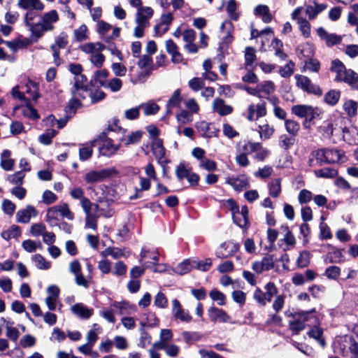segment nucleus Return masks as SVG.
<instances>
[{
	"label": "nucleus",
	"mask_w": 358,
	"mask_h": 358,
	"mask_svg": "<svg viewBox=\"0 0 358 358\" xmlns=\"http://www.w3.org/2000/svg\"><path fill=\"white\" fill-rule=\"evenodd\" d=\"M35 14L31 12H27L23 17V21L24 25L28 28L31 33V36L34 42H36V34H37V26L38 22H34Z\"/></svg>",
	"instance_id": "obj_27"
},
{
	"label": "nucleus",
	"mask_w": 358,
	"mask_h": 358,
	"mask_svg": "<svg viewBox=\"0 0 358 358\" xmlns=\"http://www.w3.org/2000/svg\"><path fill=\"white\" fill-rule=\"evenodd\" d=\"M285 128L286 131L292 136H297L300 130V124L298 122L288 119L285 120Z\"/></svg>",
	"instance_id": "obj_45"
},
{
	"label": "nucleus",
	"mask_w": 358,
	"mask_h": 358,
	"mask_svg": "<svg viewBox=\"0 0 358 358\" xmlns=\"http://www.w3.org/2000/svg\"><path fill=\"white\" fill-rule=\"evenodd\" d=\"M167 52L171 55V61L173 63H180L182 60V55L178 52V48L173 40H167L165 43Z\"/></svg>",
	"instance_id": "obj_31"
},
{
	"label": "nucleus",
	"mask_w": 358,
	"mask_h": 358,
	"mask_svg": "<svg viewBox=\"0 0 358 358\" xmlns=\"http://www.w3.org/2000/svg\"><path fill=\"white\" fill-rule=\"evenodd\" d=\"M142 137V132L140 131H136L132 132H124L122 136L120 138V142H122L125 145H129L131 144L137 143L140 141Z\"/></svg>",
	"instance_id": "obj_35"
},
{
	"label": "nucleus",
	"mask_w": 358,
	"mask_h": 358,
	"mask_svg": "<svg viewBox=\"0 0 358 358\" xmlns=\"http://www.w3.org/2000/svg\"><path fill=\"white\" fill-rule=\"evenodd\" d=\"M266 113L267 110L264 101H260L257 104L252 103L247 110V119L250 121H253L266 116Z\"/></svg>",
	"instance_id": "obj_13"
},
{
	"label": "nucleus",
	"mask_w": 358,
	"mask_h": 358,
	"mask_svg": "<svg viewBox=\"0 0 358 358\" xmlns=\"http://www.w3.org/2000/svg\"><path fill=\"white\" fill-rule=\"evenodd\" d=\"M338 346L339 351L345 355L349 350L352 354V358H358V343L350 336H345L341 338L338 341Z\"/></svg>",
	"instance_id": "obj_10"
},
{
	"label": "nucleus",
	"mask_w": 358,
	"mask_h": 358,
	"mask_svg": "<svg viewBox=\"0 0 358 358\" xmlns=\"http://www.w3.org/2000/svg\"><path fill=\"white\" fill-rule=\"evenodd\" d=\"M269 194L274 198L278 197L281 192V182L278 178L272 180L268 184Z\"/></svg>",
	"instance_id": "obj_58"
},
{
	"label": "nucleus",
	"mask_w": 358,
	"mask_h": 358,
	"mask_svg": "<svg viewBox=\"0 0 358 358\" xmlns=\"http://www.w3.org/2000/svg\"><path fill=\"white\" fill-rule=\"evenodd\" d=\"M317 33L322 39L325 41V43L328 46L334 45L341 41V36L335 34H328L322 27L318 28L317 29Z\"/></svg>",
	"instance_id": "obj_29"
},
{
	"label": "nucleus",
	"mask_w": 358,
	"mask_h": 358,
	"mask_svg": "<svg viewBox=\"0 0 358 358\" xmlns=\"http://www.w3.org/2000/svg\"><path fill=\"white\" fill-rule=\"evenodd\" d=\"M295 136L282 134L279 138V145L285 150H288L295 143Z\"/></svg>",
	"instance_id": "obj_59"
},
{
	"label": "nucleus",
	"mask_w": 358,
	"mask_h": 358,
	"mask_svg": "<svg viewBox=\"0 0 358 358\" xmlns=\"http://www.w3.org/2000/svg\"><path fill=\"white\" fill-rule=\"evenodd\" d=\"M276 258L271 254L266 255L261 260H257L252 262V269L257 274H261L263 272L268 271L275 267Z\"/></svg>",
	"instance_id": "obj_8"
},
{
	"label": "nucleus",
	"mask_w": 358,
	"mask_h": 358,
	"mask_svg": "<svg viewBox=\"0 0 358 358\" xmlns=\"http://www.w3.org/2000/svg\"><path fill=\"white\" fill-rule=\"evenodd\" d=\"M140 262H144L145 267H150L151 265H156L159 260V255L155 252H150L143 248L140 255Z\"/></svg>",
	"instance_id": "obj_25"
},
{
	"label": "nucleus",
	"mask_w": 358,
	"mask_h": 358,
	"mask_svg": "<svg viewBox=\"0 0 358 358\" xmlns=\"http://www.w3.org/2000/svg\"><path fill=\"white\" fill-rule=\"evenodd\" d=\"M239 249V245L234 243H224L217 250L215 255L220 259L227 258L234 255Z\"/></svg>",
	"instance_id": "obj_18"
},
{
	"label": "nucleus",
	"mask_w": 358,
	"mask_h": 358,
	"mask_svg": "<svg viewBox=\"0 0 358 358\" xmlns=\"http://www.w3.org/2000/svg\"><path fill=\"white\" fill-rule=\"evenodd\" d=\"M110 308L120 315H124L128 313L131 306L126 301H114L110 305Z\"/></svg>",
	"instance_id": "obj_55"
},
{
	"label": "nucleus",
	"mask_w": 358,
	"mask_h": 358,
	"mask_svg": "<svg viewBox=\"0 0 358 358\" xmlns=\"http://www.w3.org/2000/svg\"><path fill=\"white\" fill-rule=\"evenodd\" d=\"M38 215V211L31 205H27L24 208L19 210L16 213V221L18 223L27 224L32 217Z\"/></svg>",
	"instance_id": "obj_14"
},
{
	"label": "nucleus",
	"mask_w": 358,
	"mask_h": 358,
	"mask_svg": "<svg viewBox=\"0 0 358 358\" xmlns=\"http://www.w3.org/2000/svg\"><path fill=\"white\" fill-rule=\"evenodd\" d=\"M227 182L237 192H241L250 186L248 177L243 175L236 178H229L227 179Z\"/></svg>",
	"instance_id": "obj_21"
},
{
	"label": "nucleus",
	"mask_w": 358,
	"mask_h": 358,
	"mask_svg": "<svg viewBox=\"0 0 358 358\" xmlns=\"http://www.w3.org/2000/svg\"><path fill=\"white\" fill-rule=\"evenodd\" d=\"M154 14L151 7L144 6L138 8L135 15L136 27L134 29V36L141 38L144 35L145 29L150 26V20Z\"/></svg>",
	"instance_id": "obj_3"
},
{
	"label": "nucleus",
	"mask_w": 358,
	"mask_h": 358,
	"mask_svg": "<svg viewBox=\"0 0 358 358\" xmlns=\"http://www.w3.org/2000/svg\"><path fill=\"white\" fill-rule=\"evenodd\" d=\"M195 127L197 131L201 133V135L206 138L217 136L219 133L218 129H216L212 124L206 121H199L196 122Z\"/></svg>",
	"instance_id": "obj_17"
},
{
	"label": "nucleus",
	"mask_w": 358,
	"mask_h": 358,
	"mask_svg": "<svg viewBox=\"0 0 358 358\" xmlns=\"http://www.w3.org/2000/svg\"><path fill=\"white\" fill-rule=\"evenodd\" d=\"M117 173L115 168H107L101 170H91L84 175V180L87 184H94L103 181Z\"/></svg>",
	"instance_id": "obj_7"
},
{
	"label": "nucleus",
	"mask_w": 358,
	"mask_h": 358,
	"mask_svg": "<svg viewBox=\"0 0 358 358\" xmlns=\"http://www.w3.org/2000/svg\"><path fill=\"white\" fill-rule=\"evenodd\" d=\"M338 174V171L330 167H325L315 171V175L318 178H333Z\"/></svg>",
	"instance_id": "obj_56"
},
{
	"label": "nucleus",
	"mask_w": 358,
	"mask_h": 358,
	"mask_svg": "<svg viewBox=\"0 0 358 358\" xmlns=\"http://www.w3.org/2000/svg\"><path fill=\"white\" fill-rule=\"evenodd\" d=\"M310 253L307 250H303L299 253L296 259V265L300 268L308 266L310 261Z\"/></svg>",
	"instance_id": "obj_60"
},
{
	"label": "nucleus",
	"mask_w": 358,
	"mask_h": 358,
	"mask_svg": "<svg viewBox=\"0 0 358 358\" xmlns=\"http://www.w3.org/2000/svg\"><path fill=\"white\" fill-rule=\"evenodd\" d=\"M40 21L38 22V29L36 42L43 36L45 32L52 31L55 29V24L59 21V13L56 10H51L45 12L39 16Z\"/></svg>",
	"instance_id": "obj_4"
},
{
	"label": "nucleus",
	"mask_w": 358,
	"mask_h": 358,
	"mask_svg": "<svg viewBox=\"0 0 358 358\" xmlns=\"http://www.w3.org/2000/svg\"><path fill=\"white\" fill-rule=\"evenodd\" d=\"M234 222L241 227H244L248 222V209L246 206H243L241 209H238L233 215Z\"/></svg>",
	"instance_id": "obj_28"
},
{
	"label": "nucleus",
	"mask_w": 358,
	"mask_h": 358,
	"mask_svg": "<svg viewBox=\"0 0 358 358\" xmlns=\"http://www.w3.org/2000/svg\"><path fill=\"white\" fill-rule=\"evenodd\" d=\"M237 4L235 0H229L226 10L230 19L233 20H237L239 17L238 13L236 12Z\"/></svg>",
	"instance_id": "obj_61"
},
{
	"label": "nucleus",
	"mask_w": 358,
	"mask_h": 358,
	"mask_svg": "<svg viewBox=\"0 0 358 358\" xmlns=\"http://www.w3.org/2000/svg\"><path fill=\"white\" fill-rule=\"evenodd\" d=\"M258 132L262 140L270 138L275 132V129L267 122H264L258 126Z\"/></svg>",
	"instance_id": "obj_42"
},
{
	"label": "nucleus",
	"mask_w": 358,
	"mask_h": 358,
	"mask_svg": "<svg viewBox=\"0 0 358 358\" xmlns=\"http://www.w3.org/2000/svg\"><path fill=\"white\" fill-rule=\"evenodd\" d=\"M70 310L74 315L83 320L90 319L94 314L93 308H90L82 303L74 304Z\"/></svg>",
	"instance_id": "obj_19"
},
{
	"label": "nucleus",
	"mask_w": 358,
	"mask_h": 358,
	"mask_svg": "<svg viewBox=\"0 0 358 358\" xmlns=\"http://www.w3.org/2000/svg\"><path fill=\"white\" fill-rule=\"evenodd\" d=\"M94 145V142L82 145L79 149V158L81 161L87 160L92 157Z\"/></svg>",
	"instance_id": "obj_44"
},
{
	"label": "nucleus",
	"mask_w": 358,
	"mask_h": 358,
	"mask_svg": "<svg viewBox=\"0 0 358 358\" xmlns=\"http://www.w3.org/2000/svg\"><path fill=\"white\" fill-rule=\"evenodd\" d=\"M26 93L29 94L33 100L36 101L39 97L38 84L34 82H29L26 85Z\"/></svg>",
	"instance_id": "obj_63"
},
{
	"label": "nucleus",
	"mask_w": 358,
	"mask_h": 358,
	"mask_svg": "<svg viewBox=\"0 0 358 358\" xmlns=\"http://www.w3.org/2000/svg\"><path fill=\"white\" fill-rule=\"evenodd\" d=\"M327 6L324 4L315 3L314 5H307L303 8L309 20L315 19L317 15L325 10Z\"/></svg>",
	"instance_id": "obj_37"
},
{
	"label": "nucleus",
	"mask_w": 358,
	"mask_h": 358,
	"mask_svg": "<svg viewBox=\"0 0 358 358\" xmlns=\"http://www.w3.org/2000/svg\"><path fill=\"white\" fill-rule=\"evenodd\" d=\"M310 106V105H295L292 106V112L300 118L306 117Z\"/></svg>",
	"instance_id": "obj_64"
},
{
	"label": "nucleus",
	"mask_w": 358,
	"mask_h": 358,
	"mask_svg": "<svg viewBox=\"0 0 358 358\" xmlns=\"http://www.w3.org/2000/svg\"><path fill=\"white\" fill-rule=\"evenodd\" d=\"M14 110L18 111L22 116L31 120H37L40 117L36 110L30 105L28 100H25V102L21 105L15 106Z\"/></svg>",
	"instance_id": "obj_15"
},
{
	"label": "nucleus",
	"mask_w": 358,
	"mask_h": 358,
	"mask_svg": "<svg viewBox=\"0 0 358 358\" xmlns=\"http://www.w3.org/2000/svg\"><path fill=\"white\" fill-rule=\"evenodd\" d=\"M1 320L3 322L6 329V336L13 341H16L19 337L20 332L17 329L13 327L14 322L6 320L1 317Z\"/></svg>",
	"instance_id": "obj_41"
},
{
	"label": "nucleus",
	"mask_w": 358,
	"mask_h": 358,
	"mask_svg": "<svg viewBox=\"0 0 358 358\" xmlns=\"http://www.w3.org/2000/svg\"><path fill=\"white\" fill-rule=\"evenodd\" d=\"M208 315L210 319L215 322H228L230 320V317L224 310L216 307H210L208 310Z\"/></svg>",
	"instance_id": "obj_22"
},
{
	"label": "nucleus",
	"mask_w": 358,
	"mask_h": 358,
	"mask_svg": "<svg viewBox=\"0 0 358 358\" xmlns=\"http://www.w3.org/2000/svg\"><path fill=\"white\" fill-rule=\"evenodd\" d=\"M101 331V328L97 324H94L86 335L87 343L94 345L98 340V335Z\"/></svg>",
	"instance_id": "obj_52"
},
{
	"label": "nucleus",
	"mask_w": 358,
	"mask_h": 358,
	"mask_svg": "<svg viewBox=\"0 0 358 358\" xmlns=\"http://www.w3.org/2000/svg\"><path fill=\"white\" fill-rule=\"evenodd\" d=\"M69 272L74 275L75 282L79 285L88 288L90 287V280H87L82 273V267L78 260H73L70 262L69 266Z\"/></svg>",
	"instance_id": "obj_12"
},
{
	"label": "nucleus",
	"mask_w": 358,
	"mask_h": 358,
	"mask_svg": "<svg viewBox=\"0 0 358 358\" xmlns=\"http://www.w3.org/2000/svg\"><path fill=\"white\" fill-rule=\"evenodd\" d=\"M173 20V15L170 12L164 13L160 17L159 22L155 26V32L159 36L165 34L170 28Z\"/></svg>",
	"instance_id": "obj_16"
},
{
	"label": "nucleus",
	"mask_w": 358,
	"mask_h": 358,
	"mask_svg": "<svg viewBox=\"0 0 358 358\" xmlns=\"http://www.w3.org/2000/svg\"><path fill=\"white\" fill-rule=\"evenodd\" d=\"M341 96V92L338 90H331L324 95V102L329 106H335Z\"/></svg>",
	"instance_id": "obj_48"
},
{
	"label": "nucleus",
	"mask_w": 358,
	"mask_h": 358,
	"mask_svg": "<svg viewBox=\"0 0 358 358\" xmlns=\"http://www.w3.org/2000/svg\"><path fill=\"white\" fill-rule=\"evenodd\" d=\"M303 11V7L296 8L292 13V18L296 20L299 30L301 32L303 36L306 38H308L310 36L311 26L310 22L306 19L301 17V13Z\"/></svg>",
	"instance_id": "obj_11"
},
{
	"label": "nucleus",
	"mask_w": 358,
	"mask_h": 358,
	"mask_svg": "<svg viewBox=\"0 0 358 358\" xmlns=\"http://www.w3.org/2000/svg\"><path fill=\"white\" fill-rule=\"evenodd\" d=\"M275 87L272 81L267 80L258 84V90L261 96L263 94L269 95L274 92Z\"/></svg>",
	"instance_id": "obj_54"
},
{
	"label": "nucleus",
	"mask_w": 358,
	"mask_h": 358,
	"mask_svg": "<svg viewBox=\"0 0 358 358\" xmlns=\"http://www.w3.org/2000/svg\"><path fill=\"white\" fill-rule=\"evenodd\" d=\"M59 216L65 217L69 220H72L74 218L73 213L71 211L69 205L66 203L48 208L45 220L50 224H54L55 222L58 220Z\"/></svg>",
	"instance_id": "obj_6"
},
{
	"label": "nucleus",
	"mask_w": 358,
	"mask_h": 358,
	"mask_svg": "<svg viewBox=\"0 0 358 358\" xmlns=\"http://www.w3.org/2000/svg\"><path fill=\"white\" fill-rule=\"evenodd\" d=\"M330 70L336 74L335 80L336 81L344 82L352 88L358 90L357 73L351 69H347L342 62L338 59L333 60Z\"/></svg>",
	"instance_id": "obj_1"
},
{
	"label": "nucleus",
	"mask_w": 358,
	"mask_h": 358,
	"mask_svg": "<svg viewBox=\"0 0 358 358\" xmlns=\"http://www.w3.org/2000/svg\"><path fill=\"white\" fill-rule=\"evenodd\" d=\"M25 173L24 171H20L13 174L9 175L7 178V180L10 184L17 186L22 185Z\"/></svg>",
	"instance_id": "obj_62"
},
{
	"label": "nucleus",
	"mask_w": 358,
	"mask_h": 358,
	"mask_svg": "<svg viewBox=\"0 0 358 358\" xmlns=\"http://www.w3.org/2000/svg\"><path fill=\"white\" fill-rule=\"evenodd\" d=\"M172 313L176 320H179L183 322H189L192 320V316L189 313L185 310L178 300L173 299L172 301Z\"/></svg>",
	"instance_id": "obj_20"
},
{
	"label": "nucleus",
	"mask_w": 358,
	"mask_h": 358,
	"mask_svg": "<svg viewBox=\"0 0 358 358\" xmlns=\"http://www.w3.org/2000/svg\"><path fill=\"white\" fill-rule=\"evenodd\" d=\"M341 139L349 144H358V129L355 127L343 128L341 134Z\"/></svg>",
	"instance_id": "obj_26"
},
{
	"label": "nucleus",
	"mask_w": 358,
	"mask_h": 358,
	"mask_svg": "<svg viewBox=\"0 0 358 358\" xmlns=\"http://www.w3.org/2000/svg\"><path fill=\"white\" fill-rule=\"evenodd\" d=\"M314 310L305 312L301 311L295 313H285L287 317H292V320H289V329L294 333L299 334L301 331H302L305 327V322H309L310 320H313V323H316V317L313 315Z\"/></svg>",
	"instance_id": "obj_5"
},
{
	"label": "nucleus",
	"mask_w": 358,
	"mask_h": 358,
	"mask_svg": "<svg viewBox=\"0 0 358 358\" xmlns=\"http://www.w3.org/2000/svg\"><path fill=\"white\" fill-rule=\"evenodd\" d=\"M120 148V145L114 144L111 139L107 138L102 141V144L99 148L101 155L110 157L114 155Z\"/></svg>",
	"instance_id": "obj_30"
},
{
	"label": "nucleus",
	"mask_w": 358,
	"mask_h": 358,
	"mask_svg": "<svg viewBox=\"0 0 358 358\" xmlns=\"http://www.w3.org/2000/svg\"><path fill=\"white\" fill-rule=\"evenodd\" d=\"M346 122L345 117L343 116L331 117L329 120L324 122L320 126V129L327 137H334L335 140H341V134Z\"/></svg>",
	"instance_id": "obj_2"
},
{
	"label": "nucleus",
	"mask_w": 358,
	"mask_h": 358,
	"mask_svg": "<svg viewBox=\"0 0 358 358\" xmlns=\"http://www.w3.org/2000/svg\"><path fill=\"white\" fill-rule=\"evenodd\" d=\"M182 100L181 91L180 89L176 90L166 103L167 114L171 115L172 113L171 108L173 107H180V102Z\"/></svg>",
	"instance_id": "obj_39"
},
{
	"label": "nucleus",
	"mask_w": 358,
	"mask_h": 358,
	"mask_svg": "<svg viewBox=\"0 0 358 358\" xmlns=\"http://www.w3.org/2000/svg\"><path fill=\"white\" fill-rule=\"evenodd\" d=\"M11 152L4 150L1 154V167L5 171H11L13 169L15 161L10 158Z\"/></svg>",
	"instance_id": "obj_38"
},
{
	"label": "nucleus",
	"mask_w": 358,
	"mask_h": 358,
	"mask_svg": "<svg viewBox=\"0 0 358 358\" xmlns=\"http://www.w3.org/2000/svg\"><path fill=\"white\" fill-rule=\"evenodd\" d=\"M296 81V86L308 94H313L317 96H321L322 90L321 88L313 84L310 79L306 76L296 74L294 76Z\"/></svg>",
	"instance_id": "obj_9"
},
{
	"label": "nucleus",
	"mask_w": 358,
	"mask_h": 358,
	"mask_svg": "<svg viewBox=\"0 0 358 358\" xmlns=\"http://www.w3.org/2000/svg\"><path fill=\"white\" fill-rule=\"evenodd\" d=\"M254 13L266 23L270 22L273 18V15L270 12L269 8L264 4H260L256 6L254 10Z\"/></svg>",
	"instance_id": "obj_36"
},
{
	"label": "nucleus",
	"mask_w": 358,
	"mask_h": 358,
	"mask_svg": "<svg viewBox=\"0 0 358 358\" xmlns=\"http://www.w3.org/2000/svg\"><path fill=\"white\" fill-rule=\"evenodd\" d=\"M259 147V143L243 141L237 143L236 151L237 152L248 155L254 152Z\"/></svg>",
	"instance_id": "obj_32"
},
{
	"label": "nucleus",
	"mask_w": 358,
	"mask_h": 358,
	"mask_svg": "<svg viewBox=\"0 0 358 358\" xmlns=\"http://www.w3.org/2000/svg\"><path fill=\"white\" fill-rule=\"evenodd\" d=\"M88 29L85 24L80 25L78 28L74 29L73 35V38L77 42H82L88 38Z\"/></svg>",
	"instance_id": "obj_49"
},
{
	"label": "nucleus",
	"mask_w": 358,
	"mask_h": 358,
	"mask_svg": "<svg viewBox=\"0 0 358 358\" xmlns=\"http://www.w3.org/2000/svg\"><path fill=\"white\" fill-rule=\"evenodd\" d=\"M33 42H34V41H33L32 37L31 36V38H18L17 39L14 40V41H6L5 44L13 52H16L20 48H22L24 47L31 45Z\"/></svg>",
	"instance_id": "obj_33"
},
{
	"label": "nucleus",
	"mask_w": 358,
	"mask_h": 358,
	"mask_svg": "<svg viewBox=\"0 0 358 358\" xmlns=\"http://www.w3.org/2000/svg\"><path fill=\"white\" fill-rule=\"evenodd\" d=\"M17 6L24 10L36 11H42L45 8V4L41 0H17Z\"/></svg>",
	"instance_id": "obj_23"
},
{
	"label": "nucleus",
	"mask_w": 358,
	"mask_h": 358,
	"mask_svg": "<svg viewBox=\"0 0 358 358\" xmlns=\"http://www.w3.org/2000/svg\"><path fill=\"white\" fill-rule=\"evenodd\" d=\"M152 152L155 157L160 160L165 155V149L163 147L162 141L159 138H155L152 141L151 144Z\"/></svg>",
	"instance_id": "obj_43"
},
{
	"label": "nucleus",
	"mask_w": 358,
	"mask_h": 358,
	"mask_svg": "<svg viewBox=\"0 0 358 358\" xmlns=\"http://www.w3.org/2000/svg\"><path fill=\"white\" fill-rule=\"evenodd\" d=\"M141 108L143 109L145 115H152L156 114L159 110V106L156 103L150 101L140 105Z\"/></svg>",
	"instance_id": "obj_53"
},
{
	"label": "nucleus",
	"mask_w": 358,
	"mask_h": 358,
	"mask_svg": "<svg viewBox=\"0 0 358 358\" xmlns=\"http://www.w3.org/2000/svg\"><path fill=\"white\" fill-rule=\"evenodd\" d=\"M153 70H155V66H150V69L141 70L136 75H131L130 81L134 85L144 83Z\"/></svg>",
	"instance_id": "obj_40"
},
{
	"label": "nucleus",
	"mask_w": 358,
	"mask_h": 358,
	"mask_svg": "<svg viewBox=\"0 0 358 358\" xmlns=\"http://www.w3.org/2000/svg\"><path fill=\"white\" fill-rule=\"evenodd\" d=\"M193 268V261L187 259L178 264L174 268L173 271L180 275H184L189 272Z\"/></svg>",
	"instance_id": "obj_46"
},
{
	"label": "nucleus",
	"mask_w": 358,
	"mask_h": 358,
	"mask_svg": "<svg viewBox=\"0 0 358 358\" xmlns=\"http://www.w3.org/2000/svg\"><path fill=\"white\" fill-rule=\"evenodd\" d=\"M342 108L349 118L355 117L357 115L358 102L352 99H346L343 103Z\"/></svg>",
	"instance_id": "obj_34"
},
{
	"label": "nucleus",
	"mask_w": 358,
	"mask_h": 358,
	"mask_svg": "<svg viewBox=\"0 0 358 358\" xmlns=\"http://www.w3.org/2000/svg\"><path fill=\"white\" fill-rule=\"evenodd\" d=\"M21 235L20 228L17 225L11 226L8 229L2 231L1 236L3 239L8 241L11 238H17Z\"/></svg>",
	"instance_id": "obj_50"
},
{
	"label": "nucleus",
	"mask_w": 358,
	"mask_h": 358,
	"mask_svg": "<svg viewBox=\"0 0 358 358\" xmlns=\"http://www.w3.org/2000/svg\"><path fill=\"white\" fill-rule=\"evenodd\" d=\"M32 260L34 261L35 266L38 269L47 270L51 266L50 262L47 261L42 255L39 254L34 255L32 257Z\"/></svg>",
	"instance_id": "obj_57"
},
{
	"label": "nucleus",
	"mask_w": 358,
	"mask_h": 358,
	"mask_svg": "<svg viewBox=\"0 0 358 358\" xmlns=\"http://www.w3.org/2000/svg\"><path fill=\"white\" fill-rule=\"evenodd\" d=\"M102 257H107L108 256L112 257L114 259H117L124 257V252L121 249L115 247H108L100 253Z\"/></svg>",
	"instance_id": "obj_51"
},
{
	"label": "nucleus",
	"mask_w": 358,
	"mask_h": 358,
	"mask_svg": "<svg viewBox=\"0 0 358 358\" xmlns=\"http://www.w3.org/2000/svg\"><path fill=\"white\" fill-rule=\"evenodd\" d=\"M326 150L327 163L338 162L344 157L343 153L341 150L333 149H326Z\"/></svg>",
	"instance_id": "obj_47"
},
{
	"label": "nucleus",
	"mask_w": 358,
	"mask_h": 358,
	"mask_svg": "<svg viewBox=\"0 0 358 358\" xmlns=\"http://www.w3.org/2000/svg\"><path fill=\"white\" fill-rule=\"evenodd\" d=\"M213 110L220 115L224 116L229 115L233 111V107L225 103L222 99H215L212 103Z\"/></svg>",
	"instance_id": "obj_24"
}]
</instances>
